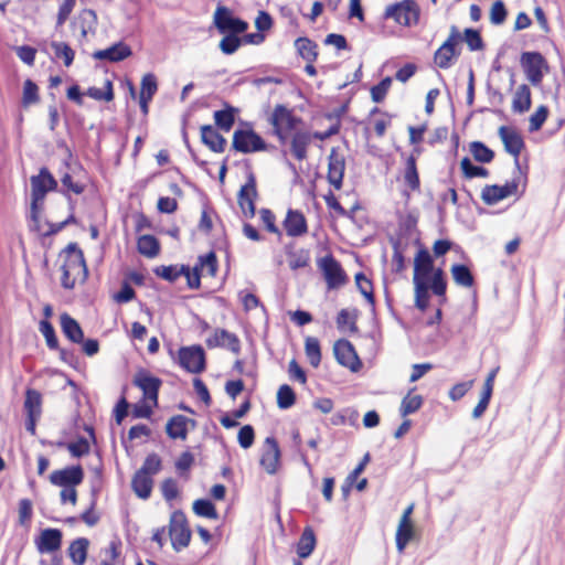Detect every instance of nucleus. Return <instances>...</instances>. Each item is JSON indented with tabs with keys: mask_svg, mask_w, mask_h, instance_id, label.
Here are the masks:
<instances>
[{
	"mask_svg": "<svg viewBox=\"0 0 565 565\" xmlns=\"http://www.w3.org/2000/svg\"><path fill=\"white\" fill-rule=\"evenodd\" d=\"M218 269V262L215 252L211 250L200 255L193 268H190L189 288L196 290L201 287V277H215Z\"/></svg>",
	"mask_w": 565,
	"mask_h": 565,
	"instance_id": "obj_11",
	"label": "nucleus"
},
{
	"mask_svg": "<svg viewBox=\"0 0 565 565\" xmlns=\"http://www.w3.org/2000/svg\"><path fill=\"white\" fill-rule=\"evenodd\" d=\"M392 78L390 76L384 77L379 84L371 87V98L374 103H382L391 89Z\"/></svg>",
	"mask_w": 565,
	"mask_h": 565,
	"instance_id": "obj_60",
	"label": "nucleus"
},
{
	"mask_svg": "<svg viewBox=\"0 0 565 565\" xmlns=\"http://www.w3.org/2000/svg\"><path fill=\"white\" fill-rule=\"evenodd\" d=\"M345 172V158L339 148L333 147L328 157V182L335 189L340 190L343 185Z\"/></svg>",
	"mask_w": 565,
	"mask_h": 565,
	"instance_id": "obj_21",
	"label": "nucleus"
},
{
	"mask_svg": "<svg viewBox=\"0 0 565 565\" xmlns=\"http://www.w3.org/2000/svg\"><path fill=\"white\" fill-rule=\"evenodd\" d=\"M39 329L45 339L46 345L51 350H57L58 349V339L55 334L53 324L49 320H42L40 322Z\"/></svg>",
	"mask_w": 565,
	"mask_h": 565,
	"instance_id": "obj_62",
	"label": "nucleus"
},
{
	"mask_svg": "<svg viewBox=\"0 0 565 565\" xmlns=\"http://www.w3.org/2000/svg\"><path fill=\"white\" fill-rule=\"evenodd\" d=\"M205 344L209 349L213 348H227L232 353H241V340L232 332L225 329H215L212 335L205 340Z\"/></svg>",
	"mask_w": 565,
	"mask_h": 565,
	"instance_id": "obj_26",
	"label": "nucleus"
},
{
	"mask_svg": "<svg viewBox=\"0 0 565 565\" xmlns=\"http://www.w3.org/2000/svg\"><path fill=\"white\" fill-rule=\"evenodd\" d=\"M355 285L359 291L364 296L369 303H375L374 290L372 281L365 276L364 273L359 271L355 274Z\"/></svg>",
	"mask_w": 565,
	"mask_h": 565,
	"instance_id": "obj_54",
	"label": "nucleus"
},
{
	"mask_svg": "<svg viewBox=\"0 0 565 565\" xmlns=\"http://www.w3.org/2000/svg\"><path fill=\"white\" fill-rule=\"evenodd\" d=\"M60 323L63 334L73 343H82L84 340V332L79 323L71 317L67 312L60 316Z\"/></svg>",
	"mask_w": 565,
	"mask_h": 565,
	"instance_id": "obj_33",
	"label": "nucleus"
},
{
	"mask_svg": "<svg viewBox=\"0 0 565 565\" xmlns=\"http://www.w3.org/2000/svg\"><path fill=\"white\" fill-rule=\"evenodd\" d=\"M178 358L181 367L190 373L199 374L205 370V352L200 345L181 348Z\"/></svg>",
	"mask_w": 565,
	"mask_h": 565,
	"instance_id": "obj_17",
	"label": "nucleus"
},
{
	"mask_svg": "<svg viewBox=\"0 0 565 565\" xmlns=\"http://www.w3.org/2000/svg\"><path fill=\"white\" fill-rule=\"evenodd\" d=\"M201 141L213 152L222 153L226 148V139L211 125L201 127Z\"/></svg>",
	"mask_w": 565,
	"mask_h": 565,
	"instance_id": "obj_32",
	"label": "nucleus"
},
{
	"mask_svg": "<svg viewBox=\"0 0 565 565\" xmlns=\"http://www.w3.org/2000/svg\"><path fill=\"white\" fill-rule=\"evenodd\" d=\"M317 544L315 531L311 526H306L297 543V554L300 558H307L311 555Z\"/></svg>",
	"mask_w": 565,
	"mask_h": 565,
	"instance_id": "obj_39",
	"label": "nucleus"
},
{
	"mask_svg": "<svg viewBox=\"0 0 565 565\" xmlns=\"http://www.w3.org/2000/svg\"><path fill=\"white\" fill-rule=\"evenodd\" d=\"M317 267L328 290H338L349 282V277L341 263L332 254L320 257L317 260Z\"/></svg>",
	"mask_w": 565,
	"mask_h": 565,
	"instance_id": "obj_7",
	"label": "nucleus"
},
{
	"mask_svg": "<svg viewBox=\"0 0 565 565\" xmlns=\"http://www.w3.org/2000/svg\"><path fill=\"white\" fill-rule=\"evenodd\" d=\"M413 284L415 307L420 311H425L428 308L430 298L429 289H431L435 296L440 298V303L446 302L447 280L445 271L440 267L434 270L430 284L428 279L417 278H413Z\"/></svg>",
	"mask_w": 565,
	"mask_h": 565,
	"instance_id": "obj_2",
	"label": "nucleus"
},
{
	"mask_svg": "<svg viewBox=\"0 0 565 565\" xmlns=\"http://www.w3.org/2000/svg\"><path fill=\"white\" fill-rule=\"evenodd\" d=\"M450 274L456 285L463 288H471L475 285V277L467 265L454 264Z\"/></svg>",
	"mask_w": 565,
	"mask_h": 565,
	"instance_id": "obj_41",
	"label": "nucleus"
},
{
	"mask_svg": "<svg viewBox=\"0 0 565 565\" xmlns=\"http://www.w3.org/2000/svg\"><path fill=\"white\" fill-rule=\"evenodd\" d=\"M333 352L337 362L348 367L352 372H358L362 367V362L353 347V344L347 339H340L335 341L333 345Z\"/></svg>",
	"mask_w": 565,
	"mask_h": 565,
	"instance_id": "obj_19",
	"label": "nucleus"
},
{
	"mask_svg": "<svg viewBox=\"0 0 565 565\" xmlns=\"http://www.w3.org/2000/svg\"><path fill=\"white\" fill-rule=\"evenodd\" d=\"M420 8L414 0H403L388 4L383 13L385 20L392 19L396 24L409 28L419 22Z\"/></svg>",
	"mask_w": 565,
	"mask_h": 565,
	"instance_id": "obj_6",
	"label": "nucleus"
},
{
	"mask_svg": "<svg viewBox=\"0 0 565 565\" xmlns=\"http://www.w3.org/2000/svg\"><path fill=\"white\" fill-rule=\"evenodd\" d=\"M161 245L154 235H141L137 239V250L147 258H154L160 254Z\"/></svg>",
	"mask_w": 565,
	"mask_h": 565,
	"instance_id": "obj_38",
	"label": "nucleus"
},
{
	"mask_svg": "<svg viewBox=\"0 0 565 565\" xmlns=\"http://www.w3.org/2000/svg\"><path fill=\"white\" fill-rule=\"evenodd\" d=\"M237 109L233 106L226 105L225 108L214 111V121L217 128L228 132L235 124V116Z\"/></svg>",
	"mask_w": 565,
	"mask_h": 565,
	"instance_id": "obj_42",
	"label": "nucleus"
},
{
	"mask_svg": "<svg viewBox=\"0 0 565 565\" xmlns=\"http://www.w3.org/2000/svg\"><path fill=\"white\" fill-rule=\"evenodd\" d=\"M121 541L119 539H115L109 542L108 546L102 551L103 558L102 565H116L117 559L121 554Z\"/></svg>",
	"mask_w": 565,
	"mask_h": 565,
	"instance_id": "obj_53",
	"label": "nucleus"
},
{
	"mask_svg": "<svg viewBox=\"0 0 565 565\" xmlns=\"http://www.w3.org/2000/svg\"><path fill=\"white\" fill-rule=\"evenodd\" d=\"M85 174L84 168L78 166L72 170V173H64L61 178V183L68 192L79 195L86 189V183L84 182Z\"/></svg>",
	"mask_w": 565,
	"mask_h": 565,
	"instance_id": "obj_31",
	"label": "nucleus"
},
{
	"mask_svg": "<svg viewBox=\"0 0 565 565\" xmlns=\"http://www.w3.org/2000/svg\"><path fill=\"white\" fill-rule=\"evenodd\" d=\"M393 116L379 107L370 110L365 121L364 135L370 138L374 134L377 138H383L386 130L392 126Z\"/></svg>",
	"mask_w": 565,
	"mask_h": 565,
	"instance_id": "obj_18",
	"label": "nucleus"
},
{
	"mask_svg": "<svg viewBox=\"0 0 565 565\" xmlns=\"http://www.w3.org/2000/svg\"><path fill=\"white\" fill-rule=\"evenodd\" d=\"M498 134L504 150L514 157L515 163L519 167V157L525 146L523 137L515 128L510 126H501Z\"/></svg>",
	"mask_w": 565,
	"mask_h": 565,
	"instance_id": "obj_24",
	"label": "nucleus"
},
{
	"mask_svg": "<svg viewBox=\"0 0 565 565\" xmlns=\"http://www.w3.org/2000/svg\"><path fill=\"white\" fill-rule=\"evenodd\" d=\"M259 465L268 475H276L279 471L281 467V451L274 436L265 438L262 446Z\"/></svg>",
	"mask_w": 565,
	"mask_h": 565,
	"instance_id": "obj_14",
	"label": "nucleus"
},
{
	"mask_svg": "<svg viewBox=\"0 0 565 565\" xmlns=\"http://www.w3.org/2000/svg\"><path fill=\"white\" fill-rule=\"evenodd\" d=\"M162 469V460L156 452L149 454L142 462V466L134 473L131 478V489L141 500L150 498L154 484L153 476Z\"/></svg>",
	"mask_w": 565,
	"mask_h": 565,
	"instance_id": "obj_3",
	"label": "nucleus"
},
{
	"mask_svg": "<svg viewBox=\"0 0 565 565\" xmlns=\"http://www.w3.org/2000/svg\"><path fill=\"white\" fill-rule=\"evenodd\" d=\"M51 49L56 60H62L65 67H70L75 60V51L63 41H52Z\"/></svg>",
	"mask_w": 565,
	"mask_h": 565,
	"instance_id": "obj_45",
	"label": "nucleus"
},
{
	"mask_svg": "<svg viewBox=\"0 0 565 565\" xmlns=\"http://www.w3.org/2000/svg\"><path fill=\"white\" fill-rule=\"evenodd\" d=\"M415 388L409 390L406 396L402 399L399 413L403 417L417 412L423 405V396L415 394Z\"/></svg>",
	"mask_w": 565,
	"mask_h": 565,
	"instance_id": "obj_47",
	"label": "nucleus"
},
{
	"mask_svg": "<svg viewBox=\"0 0 565 565\" xmlns=\"http://www.w3.org/2000/svg\"><path fill=\"white\" fill-rule=\"evenodd\" d=\"M415 536V525L413 521H402L399 520L396 533H395V543L396 548L399 553H403L408 543Z\"/></svg>",
	"mask_w": 565,
	"mask_h": 565,
	"instance_id": "obj_36",
	"label": "nucleus"
},
{
	"mask_svg": "<svg viewBox=\"0 0 565 565\" xmlns=\"http://www.w3.org/2000/svg\"><path fill=\"white\" fill-rule=\"evenodd\" d=\"M89 541L86 537H78L71 542L67 555L74 565H84L87 559Z\"/></svg>",
	"mask_w": 565,
	"mask_h": 565,
	"instance_id": "obj_34",
	"label": "nucleus"
},
{
	"mask_svg": "<svg viewBox=\"0 0 565 565\" xmlns=\"http://www.w3.org/2000/svg\"><path fill=\"white\" fill-rule=\"evenodd\" d=\"M434 260L426 248L419 249L414 258V275L413 278L428 279L429 275L434 276Z\"/></svg>",
	"mask_w": 565,
	"mask_h": 565,
	"instance_id": "obj_30",
	"label": "nucleus"
},
{
	"mask_svg": "<svg viewBox=\"0 0 565 565\" xmlns=\"http://www.w3.org/2000/svg\"><path fill=\"white\" fill-rule=\"evenodd\" d=\"M305 352L309 363L313 367H318L321 363V348L320 342L315 337H307L305 341Z\"/></svg>",
	"mask_w": 565,
	"mask_h": 565,
	"instance_id": "obj_49",
	"label": "nucleus"
},
{
	"mask_svg": "<svg viewBox=\"0 0 565 565\" xmlns=\"http://www.w3.org/2000/svg\"><path fill=\"white\" fill-rule=\"evenodd\" d=\"M169 536L171 545L177 552L188 547L190 544L192 532L185 514L180 510L173 511L170 515Z\"/></svg>",
	"mask_w": 565,
	"mask_h": 565,
	"instance_id": "obj_9",
	"label": "nucleus"
},
{
	"mask_svg": "<svg viewBox=\"0 0 565 565\" xmlns=\"http://www.w3.org/2000/svg\"><path fill=\"white\" fill-rule=\"evenodd\" d=\"M88 97L98 102H113L115 98L113 81L107 78L104 83L103 88L95 86L88 87L85 93Z\"/></svg>",
	"mask_w": 565,
	"mask_h": 565,
	"instance_id": "obj_46",
	"label": "nucleus"
},
{
	"mask_svg": "<svg viewBox=\"0 0 565 565\" xmlns=\"http://www.w3.org/2000/svg\"><path fill=\"white\" fill-rule=\"evenodd\" d=\"M193 512L201 518L211 520L218 519V513L215 505L207 499H198L192 504Z\"/></svg>",
	"mask_w": 565,
	"mask_h": 565,
	"instance_id": "obj_52",
	"label": "nucleus"
},
{
	"mask_svg": "<svg viewBox=\"0 0 565 565\" xmlns=\"http://www.w3.org/2000/svg\"><path fill=\"white\" fill-rule=\"evenodd\" d=\"M531 89L526 84L520 85L514 92L512 99V110L523 114L531 108L532 97Z\"/></svg>",
	"mask_w": 565,
	"mask_h": 565,
	"instance_id": "obj_40",
	"label": "nucleus"
},
{
	"mask_svg": "<svg viewBox=\"0 0 565 565\" xmlns=\"http://www.w3.org/2000/svg\"><path fill=\"white\" fill-rule=\"evenodd\" d=\"M258 196L256 178L254 173L247 175L246 182L241 186L237 193V204L242 214L247 218H253L256 214L255 202Z\"/></svg>",
	"mask_w": 565,
	"mask_h": 565,
	"instance_id": "obj_16",
	"label": "nucleus"
},
{
	"mask_svg": "<svg viewBox=\"0 0 565 565\" xmlns=\"http://www.w3.org/2000/svg\"><path fill=\"white\" fill-rule=\"evenodd\" d=\"M63 534L58 529H45L35 540L36 548L40 553H54L62 546Z\"/></svg>",
	"mask_w": 565,
	"mask_h": 565,
	"instance_id": "obj_28",
	"label": "nucleus"
},
{
	"mask_svg": "<svg viewBox=\"0 0 565 565\" xmlns=\"http://www.w3.org/2000/svg\"><path fill=\"white\" fill-rule=\"evenodd\" d=\"M287 255L288 265L292 270L306 268L310 264V255L307 249H299L298 252H288Z\"/></svg>",
	"mask_w": 565,
	"mask_h": 565,
	"instance_id": "obj_57",
	"label": "nucleus"
},
{
	"mask_svg": "<svg viewBox=\"0 0 565 565\" xmlns=\"http://www.w3.org/2000/svg\"><path fill=\"white\" fill-rule=\"evenodd\" d=\"M296 403V394L294 390L287 385L284 384L278 388L277 392V405L281 409H287L291 407Z\"/></svg>",
	"mask_w": 565,
	"mask_h": 565,
	"instance_id": "obj_59",
	"label": "nucleus"
},
{
	"mask_svg": "<svg viewBox=\"0 0 565 565\" xmlns=\"http://www.w3.org/2000/svg\"><path fill=\"white\" fill-rule=\"evenodd\" d=\"M188 423H189V418L185 417L184 415L172 416L166 425L167 435L171 439H181V440L186 439Z\"/></svg>",
	"mask_w": 565,
	"mask_h": 565,
	"instance_id": "obj_35",
	"label": "nucleus"
},
{
	"mask_svg": "<svg viewBox=\"0 0 565 565\" xmlns=\"http://www.w3.org/2000/svg\"><path fill=\"white\" fill-rule=\"evenodd\" d=\"M232 148L241 153H255L268 150V143L258 135L250 124L237 128L232 137Z\"/></svg>",
	"mask_w": 565,
	"mask_h": 565,
	"instance_id": "obj_5",
	"label": "nucleus"
},
{
	"mask_svg": "<svg viewBox=\"0 0 565 565\" xmlns=\"http://www.w3.org/2000/svg\"><path fill=\"white\" fill-rule=\"evenodd\" d=\"M462 41V36L456 25L450 28V33L446 41L437 49L434 54V63L441 70L451 67L455 60L460 55L458 49L459 43Z\"/></svg>",
	"mask_w": 565,
	"mask_h": 565,
	"instance_id": "obj_8",
	"label": "nucleus"
},
{
	"mask_svg": "<svg viewBox=\"0 0 565 565\" xmlns=\"http://www.w3.org/2000/svg\"><path fill=\"white\" fill-rule=\"evenodd\" d=\"M295 46L299 55L308 63H313L318 57V45L316 42L308 38H298L295 41Z\"/></svg>",
	"mask_w": 565,
	"mask_h": 565,
	"instance_id": "obj_44",
	"label": "nucleus"
},
{
	"mask_svg": "<svg viewBox=\"0 0 565 565\" xmlns=\"http://www.w3.org/2000/svg\"><path fill=\"white\" fill-rule=\"evenodd\" d=\"M23 408L26 414L25 428L30 434L34 435L36 422L42 414V394L34 388H28L25 391Z\"/></svg>",
	"mask_w": 565,
	"mask_h": 565,
	"instance_id": "obj_20",
	"label": "nucleus"
},
{
	"mask_svg": "<svg viewBox=\"0 0 565 565\" xmlns=\"http://www.w3.org/2000/svg\"><path fill=\"white\" fill-rule=\"evenodd\" d=\"M40 102L39 86L30 78L23 83L21 104L24 108L35 105Z\"/></svg>",
	"mask_w": 565,
	"mask_h": 565,
	"instance_id": "obj_50",
	"label": "nucleus"
},
{
	"mask_svg": "<svg viewBox=\"0 0 565 565\" xmlns=\"http://www.w3.org/2000/svg\"><path fill=\"white\" fill-rule=\"evenodd\" d=\"M30 182L31 205H33V210L36 211L38 207H43L46 194L50 191L56 190L57 182L45 167L40 169L39 174L32 175Z\"/></svg>",
	"mask_w": 565,
	"mask_h": 565,
	"instance_id": "obj_10",
	"label": "nucleus"
},
{
	"mask_svg": "<svg viewBox=\"0 0 565 565\" xmlns=\"http://www.w3.org/2000/svg\"><path fill=\"white\" fill-rule=\"evenodd\" d=\"M258 214H259L260 222L264 225V228L268 233L276 235L278 241H281L282 239V231L276 224L277 220H276L275 213L267 207H263L259 210Z\"/></svg>",
	"mask_w": 565,
	"mask_h": 565,
	"instance_id": "obj_48",
	"label": "nucleus"
},
{
	"mask_svg": "<svg viewBox=\"0 0 565 565\" xmlns=\"http://www.w3.org/2000/svg\"><path fill=\"white\" fill-rule=\"evenodd\" d=\"M526 78L534 86L540 85L544 74L548 72V64L540 52H523L520 58Z\"/></svg>",
	"mask_w": 565,
	"mask_h": 565,
	"instance_id": "obj_12",
	"label": "nucleus"
},
{
	"mask_svg": "<svg viewBox=\"0 0 565 565\" xmlns=\"http://www.w3.org/2000/svg\"><path fill=\"white\" fill-rule=\"evenodd\" d=\"M154 274L169 282H174L180 276H184L189 286L190 266L188 265H162L154 269Z\"/></svg>",
	"mask_w": 565,
	"mask_h": 565,
	"instance_id": "obj_37",
	"label": "nucleus"
},
{
	"mask_svg": "<svg viewBox=\"0 0 565 565\" xmlns=\"http://www.w3.org/2000/svg\"><path fill=\"white\" fill-rule=\"evenodd\" d=\"M61 285L65 289H73L76 284H84L88 277L83 250L76 243H70L62 252Z\"/></svg>",
	"mask_w": 565,
	"mask_h": 565,
	"instance_id": "obj_1",
	"label": "nucleus"
},
{
	"mask_svg": "<svg viewBox=\"0 0 565 565\" xmlns=\"http://www.w3.org/2000/svg\"><path fill=\"white\" fill-rule=\"evenodd\" d=\"M130 46L124 42H117L105 50H98L93 53V57L98 61H109L113 63L121 62L131 56Z\"/></svg>",
	"mask_w": 565,
	"mask_h": 565,
	"instance_id": "obj_29",
	"label": "nucleus"
},
{
	"mask_svg": "<svg viewBox=\"0 0 565 565\" xmlns=\"http://www.w3.org/2000/svg\"><path fill=\"white\" fill-rule=\"evenodd\" d=\"M548 116V108L545 105H541L536 108V110L530 116L529 119V131L534 132L539 131L544 125L545 120Z\"/></svg>",
	"mask_w": 565,
	"mask_h": 565,
	"instance_id": "obj_61",
	"label": "nucleus"
},
{
	"mask_svg": "<svg viewBox=\"0 0 565 565\" xmlns=\"http://www.w3.org/2000/svg\"><path fill=\"white\" fill-rule=\"evenodd\" d=\"M519 190V180H511L505 182L503 185H486L481 191V200L487 205H494L498 202L514 195Z\"/></svg>",
	"mask_w": 565,
	"mask_h": 565,
	"instance_id": "obj_22",
	"label": "nucleus"
},
{
	"mask_svg": "<svg viewBox=\"0 0 565 565\" xmlns=\"http://www.w3.org/2000/svg\"><path fill=\"white\" fill-rule=\"evenodd\" d=\"M33 516V503L30 499H21L18 503V523L29 526Z\"/></svg>",
	"mask_w": 565,
	"mask_h": 565,
	"instance_id": "obj_58",
	"label": "nucleus"
},
{
	"mask_svg": "<svg viewBox=\"0 0 565 565\" xmlns=\"http://www.w3.org/2000/svg\"><path fill=\"white\" fill-rule=\"evenodd\" d=\"M268 122L273 127V135L281 145H285L291 132L297 130L303 121L301 117L295 115L292 109L277 104L268 117Z\"/></svg>",
	"mask_w": 565,
	"mask_h": 565,
	"instance_id": "obj_4",
	"label": "nucleus"
},
{
	"mask_svg": "<svg viewBox=\"0 0 565 565\" xmlns=\"http://www.w3.org/2000/svg\"><path fill=\"white\" fill-rule=\"evenodd\" d=\"M469 150L473 159L481 163H490L494 159V152L481 141H472Z\"/></svg>",
	"mask_w": 565,
	"mask_h": 565,
	"instance_id": "obj_51",
	"label": "nucleus"
},
{
	"mask_svg": "<svg viewBox=\"0 0 565 565\" xmlns=\"http://www.w3.org/2000/svg\"><path fill=\"white\" fill-rule=\"evenodd\" d=\"M282 227L290 237H302L309 227L305 214L300 210L288 209L282 221Z\"/></svg>",
	"mask_w": 565,
	"mask_h": 565,
	"instance_id": "obj_25",
	"label": "nucleus"
},
{
	"mask_svg": "<svg viewBox=\"0 0 565 565\" xmlns=\"http://www.w3.org/2000/svg\"><path fill=\"white\" fill-rule=\"evenodd\" d=\"M49 479L52 484L57 487H76L83 482L84 471L79 465L71 466L52 471Z\"/></svg>",
	"mask_w": 565,
	"mask_h": 565,
	"instance_id": "obj_23",
	"label": "nucleus"
},
{
	"mask_svg": "<svg viewBox=\"0 0 565 565\" xmlns=\"http://www.w3.org/2000/svg\"><path fill=\"white\" fill-rule=\"evenodd\" d=\"M403 181L407 190L411 192L420 191V178L417 168V163L406 162L403 170Z\"/></svg>",
	"mask_w": 565,
	"mask_h": 565,
	"instance_id": "obj_43",
	"label": "nucleus"
},
{
	"mask_svg": "<svg viewBox=\"0 0 565 565\" xmlns=\"http://www.w3.org/2000/svg\"><path fill=\"white\" fill-rule=\"evenodd\" d=\"M289 150L291 156L298 160L303 161L308 157V147L311 143V132L302 129H297L289 136Z\"/></svg>",
	"mask_w": 565,
	"mask_h": 565,
	"instance_id": "obj_27",
	"label": "nucleus"
},
{
	"mask_svg": "<svg viewBox=\"0 0 565 565\" xmlns=\"http://www.w3.org/2000/svg\"><path fill=\"white\" fill-rule=\"evenodd\" d=\"M132 383L142 391V397L146 403L158 406L159 391L162 385L161 379L152 375L146 369H140L136 372Z\"/></svg>",
	"mask_w": 565,
	"mask_h": 565,
	"instance_id": "obj_13",
	"label": "nucleus"
},
{
	"mask_svg": "<svg viewBox=\"0 0 565 565\" xmlns=\"http://www.w3.org/2000/svg\"><path fill=\"white\" fill-rule=\"evenodd\" d=\"M213 22L221 33L242 34L248 29L246 21L233 17L232 11L224 6H217L213 15Z\"/></svg>",
	"mask_w": 565,
	"mask_h": 565,
	"instance_id": "obj_15",
	"label": "nucleus"
},
{
	"mask_svg": "<svg viewBox=\"0 0 565 565\" xmlns=\"http://www.w3.org/2000/svg\"><path fill=\"white\" fill-rule=\"evenodd\" d=\"M462 40L467 43L470 51H479L484 47L483 40L478 30L468 28L463 31Z\"/></svg>",
	"mask_w": 565,
	"mask_h": 565,
	"instance_id": "obj_63",
	"label": "nucleus"
},
{
	"mask_svg": "<svg viewBox=\"0 0 565 565\" xmlns=\"http://www.w3.org/2000/svg\"><path fill=\"white\" fill-rule=\"evenodd\" d=\"M157 90L158 83L156 76L152 73L145 74L140 83L139 97L152 100Z\"/></svg>",
	"mask_w": 565,
	"mask_h": 565,
	"instance_id": "obj_56",
	"label": "nucleus"
},
{
	"mask_svg": "<svg viewBox=\"0 0 565 565\" xmlns=\"http://www.w3.org/2000/svg\"><path fill=\"white\" fill-rule=\"evenodd\" d=\"M238 34L230 33L220 41V49L224 54L231 55L235 53L242 44Z\"/></svg>",
	"mask_w": 565,
	"mask_h": 565,
	"instance_id": "obj_64",
	"label": "nucleus"
},
{
	"mask_svg": "<svg viewBox=\"0 0 565 565\" xmlns=\"http://www.w3.org/2000/svg\"><path fill=\"white\" fill-rule=\"evenodd\" d=\"M460 168L466 179L487 178L489 175L488 169L472 164L471 160L468 157H465L461 160Z\"/></svg>",
	"mask_w": 565,
	"mask_h": 565,
	"instance_id": "obj_55",
	"label": "nucleus"
}]
</instances>
